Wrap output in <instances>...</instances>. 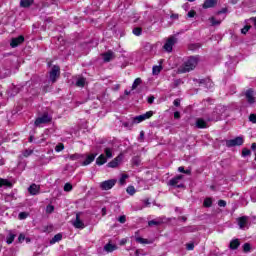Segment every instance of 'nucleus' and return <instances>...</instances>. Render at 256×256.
<instances>
[{
    "label": "nucleus",
    "instance_id": "6ab92c4d",
    "mask_svg": "<svg viewBox=\"0 0 256 256\" xmlns=\"http://www.w3.org/2000/svg\"><path fill=\"white\" fill-rule=\"evenodd\" d=\"M217 5V0H205L203 4L204 9H211V7H215Z\"/></svg>",
    "mask_w": 256,
    "mask_h": 256
},
{
    "label": "nucleus",
    "instance_id": "f704fd0d",
    "mask_svg": "<svg viewBox=\"0 0 256 256\" xmlns=\"http://www.w3.org/2000/svg\"><path fill=\"white\" fill-rule=\"evenodd\" d=\"M161 66H154L152 71H153V75H159L161 73Z\"/></svg>",
    "mask_w": 256,
    "mask_h": 256
},
{
    "label": "nucleus",
    "instance_id": "4d7b16f0",
    "mask_svg": "<svg viewBox=\"0 0 256 256\" xmlns=\"http://www.w3.org/2000/svg\"><path fill=\"white\" fill-rule=\"evenodd\" d=\"M173 104L175 105V107H179V105H181V100L175 99Z\"/></svg>",
    "mask_w": 256,
    "mask_h": 256
},
{
    "label": "nucleus",
    "instance_id": "a18cd8bd",
    "mask_svg": "<svg viewBox=\"0 0 256 256\" xmlns=\"http://www.w3.org/2000/svg\"><path fill=\"white\" fill-rule=\"evenodd\" d=\"M249 121H251V123H256V114H250Z\"/></svg>",
    "mask_w": 256,
    "mask_h": 256
},
{
    "label": "nucleus",
    "instance_id": "393cba45",
    "mask_svg": "<svg viewBox=\"0 0 256 256\" xmlns=\"http://www.w3.org/2000/svg\"><path fill=\"white\" fill-rule=\"evenodd\" d=\"M33 5V0H21L20 1V7L27 8L31 7Z\"/></svg>",
    "mask_w": 256,
    "mask_h": 256
},
{
    "label": "nucleus",
    "instance_id": "aec40b11",
    "mask_svg": "<svg viewBox=\"0 0 256 256\" xmlns=\"http://www.w3.org/2000/svg\"><path fill=\"white\" fill-rule=\"evenodd\" d=\"M196 127H198V129H207V122L203 120V118H199L196 121Z\"/></svg>",
    "mask_w": 256,
    "mask_h": 256
},
{
    "label": "nucleus",
    "instance_id": "7ed1b4c3",
    "mask_svg": "<svg viewBox=\"0 0 256 256\" xmlns=\"http://www.w3.org/2000/svg\"><path fill=\"white\" fill-rule=\"evenodd\" d=\"M51 116L48 113H44L42 116L36 118L34 125L35 127H41V125H45L47 123H51Z\"/></svg>",
    "mask_w": 256,
    "mask_h": 256
},
{
    "label": "nucleus",
    "instance_id": "a878e982",
    "mask_svg": "<svg viewBox=\"0 0 256 256\" xmlns=\"http://www.w3.org/2000/svg\"><path fill=\"white\" fill-rule=\"evenodd\" d=\"M241 245V243L239 242V239H234L230 242V249H237L239 246Z\"/></svg>",
    "mask_w": 256,
    "mask_h": 256
},
{
    "label": "nucleus",
    "instance_id": "2eb2a0df",
    "mask_svg": "<svg viewBox=\"0 0 256 256\" xmlns=\"http://www.w3.org/2000/svg\"><path fill=\"white\" fill-rule=\"evenodd\" d=\"M41 187L37 184H32L30 185V187L28 188V193H30V195H39V191H40Z\"/></svg>",
    "mask_w": 256,
    "mask_h": 256
},
{
    "label": "nucleus",
    "instance_id": "37998d69",
    "mask_svg": "<svg viewBox=\"0 0 256 256\" xmlns=\"http://www.w3.org/2000/svg\"><path fill=\"white\" fill-rule=\"evenodd\" d=\"M210 23L212 25H221V21L215 20V17L210 18Z\"/></svg>",
    "mask_w": 256,
    "mask_h": 256
},
{
    "label": "nucleus",
    "instance_id": "49530a36",
    "mask_svg": "<svg viewBox=\"0 0 256 256\" xmlns=\"http://www.w3.org/2000/svg\"><path fill=\"white\" fill-rule=\"evenodd\" d=\"M218 205L219 207H227V202L225 200H219Z\"/></svg>",
    "mask_w": 256,
    "mask_h": 256
},
{
    "label": "nucleus",
    "instance_id": "2f4dec72",
    "mask_svg": "<svg viewBox=\"0 0 256 256\" xmlns=\"http://www.w3.org/2000/svg\"><path fill=\"white\" fill-rule=\"evenodd\" d=\"M127 179H129V175H127V174H122V176H121V178H120V180H119L120 185H125Z\"/></svg>",
    "mask_w": 256,
    "mask_h": 256
},
{
    "label": "nucleus",
    "instance_id": "052dcab7",
    "mask_svg": "<svg viewBox=\"0 0 256 256\" xmlns=\"http://www.w3.org/2000/svg\"><path fill=\"white\" fill-rule=\"evenodd\" d=\"M199 45L198 44H193L190 46V49L193 51L194 49H199Z\"/></svg>",
    "mask_w": 256,
    "mask_h": 256
},
{
    "label": "nucleus",
    "instance_id": "5fc2aeb1",
    "mask_svg": "<svg viewBox=\"0 0 256 256\" xmlns=\"http://www.w3.org/2000/svg\"><path fill=\"white\" fill-rule=\"evenodd\" d=\"M144 207H151V202H149V199L143 200Z\"/></svg>",
    "mask_w": 256,
    "mask_h": 256
},
{
    "label": "nucleus",
    "instance_id": "9b49d317",
    "mask_svg": "<svg viewBox=\"0 0 256 256\" xmlns=\"http://www.w3.org/2000/svg\"><path fill=\"white\" fill-rule=\"evenodd\" d=\"M104 63H109L115 59V52L108 50L107 52L102 54Z\"/></svg>",
    "mask_w": 256,
    "mask_h": 256
},
{
    "label": "nucleus",
    "instance_id": "cd10ccee",
    "mask_svg": "<svg viewBox=\"0 0 256 256\" xmlns=\"http://www.w3.org/2000/svg\"><path fill=\"white\" fill-rule=\"evenodd\" d=\"M13 241H15V234L10 232L9 235L7 236V238H6V243L8 245H11V243H13Z\"/></svg>",
    "mask_w": 256,
    "mask_h": 256
},
{
    "label": "nucleus",
    "instance_id": "bf43d9fd",
    "mask_svg": "<svg viewBox=\"0 0 256 256\" xmlns=\"http://www.w3.org/2000/svg\"><path fill=\"white\" fill-rule=\"evenodd\" d=\"M17 93H19V89L17 87H14L11 95H17Z\"/></svg>",
    "mask_w": 256,
    "mask_h": 256
},
{
    "label": "nucleus",
    "instance_id": "39448f33",
    "mask_svg": "<svg viewBox=\"0 0 256 256\" xmlns=\"http://www.w3.org/2000/svg\"><path fill=\"white\" fill-rule=\"evenodd\" d=\"M182 179H183V175H178V176L172 178L168 182V185H170V187H177V189H183V187H185V185L181 183Z\"/></svg>",
    "mask_w": 256,
    "mask_h": 256
},
{
    "label": "nucleus",
    "instance_id": "ddd939ff",
    "mask_svg": "<svg viewBox=\"0 0 256 256\" xmlns=\"http://www.w3.org/2000/svg\"><path fill=\"white\" fill-rule=\"evenodd\" d=\"M24 41H25V37H23V36L13 38L11 40L10 46L13 47V48L19 47V45H21V43H23Z\"/></svg>",
    "mask_w": 256,
    "mask_h": 256
},
{
    "label": "nucleus",
    "instance_id": "473e14b6",
    "mask_svg": "<svg viewBox=\"0 0 256 256\" xmlns=\"http://www.w3.org/2000/svg\"><path fill=\"white\" fill-rule=\"evenodd\" d=\"M204 207H211L213 205V201L211 198H206L203 203Z\"/></svg>",
    "mask_w": 256,
    "mask_h": 256
},
{
    "label": "nucleus",
    "instance_id": "4c0bfd02",
    "mask_svg": "<svg viewBox=\"0 0 256 256\" xmlns=\"http://www.w3.org/2000/svg\"><path fill=\"white\" fill-rule=\"evenodd\" d=\"M128 195H133L134 193H136L135 187L133 186H128L126 189Z\"/></svg>",
    "mask_w": 256,
    "mask_h": 256
},
{
    "label": "nucleus",
    "instance_id": "b1692460",
    "mask_svg": "<svg viewBox=\"0 0 256 256\" xmlns=\"http://www.w3.org/2000/svg\"><path fill=\"white\" fill-rule=\"evenodd\" d=\"M117 249L116 245H113L111 243H108L104 246V250L107 251V253H113V251H115Z\"/></svg>",
    "mask_w": 256,
    "mask_h": 256
},
{
    "label": "nucleus",
    "instance_id": "5701e85b",
    "mask_svg": "<svg viewBox=\"0 0 256 256\" xmlns=\"http://www.w3.org/2000/svg\"><path fill=\"white\" fill-rule=\"evenodd\" d=\"M63 239V234L58 233L56 234L51 240H50V245H55V243H59Z\"/></svg>",
    "mask_w": 256,
    "mask_h": 256
},
{
    "label": "nucleus",
    "instance_id": "3c124183",
    "mask_svg": "<svg viewBox=\"0 0 256 256\" xmlns=\"http://www.w3.org/2000/svg\"><path fill=\"white\" fill-rule=\"evenodd\" d=\"M18 217L19 219H27V212H21Z\"/></svg>",
    "mask_w": 256,
    "mask_h": 256
},
{
    "label": "nucleus",
    "instance_id": "f03ea898",
    "mask_svg": "<svg viewBox=\"0 0 256 256\" xmlns=\"http://www.w3.org/2000/svg\"><path fill=\"white\" fill-rule=\"evenodd\" d=\"M112 158H113V149L105 148L104 154H101L96 159V165H105V163H107V159H112Z\"/></svg>",
    "mask_w": 256,
    "mask_h": 256
},
{
    "label": "nucleus",
    "instance_id": "09e8293b",
    "mask_svg": "<svg viewBox=\"0 0 256 256\" xmlns=\"http://www.w3.org/2000/svg\"><path fill=\"white\" fill-rule=\"evenodd\" d=\"M187 15H188V17L193 18V17H195V15H197V12H195V10H191L188 12Z\"/></svg>",
    "mask_w": 256,
    "mask_h": 256
},
{
    "label": "nucleus",
    "instance_id": "6e6d98bb",
    "mask_svg": "<svg viewBox=\"0 0 256 256\" xmlns=\"http://www.w3.org/2000/svg\"><path fill=\"white\" fill-rule=\"evenodd\" d=\"M174 119H181V113L179 111L174 112Z\"/></svg>",
    "mask_w": 256,
    "mask_h": 256
},
{
    "label": "nucleus",
    "instance_id": "79ce46f5",
    "mask_svg": "<svg viewBox=\"0 0 256 256\" xmlns=\"http://www.w3.org/2000/svg\"><path fill=\"white\" fill-rule=\"evenodd\" d=\"M242 155H243V157H247V156L251 155V150L244 148L242 150Z\"/></svg>",
    "mask_w": 256,
    "mask_h": 256
},
{
    "label": "nucleus",
    "instance_id": "423d86ee",
    "mask_svg": "<svg viewBox=\"0 0 256 256\" xmlns=\"http://www.w3.org/2000/svg\"><path fill=\"white\" fill-rule=\"evenodd\" d=\"M117 183L116 179L106 180L100 183L99 187L102 191H109V189H113Z\"/></svg>",
    "mask_w": 256,
    "mask_h": 256
},
{
    "label": "nucleus",
    "instance_id": "a211bd4d",
    "mask_svg": "<svg viewBox=\"0 0 256 256\" xmlns=\"http://www.w3.org/2000/svg\"><path fill=\"white\" fill-rule=\"evenodd\" d=\"M121 156L116 157L114 160L108 163V167L115 169V167L119 166V163H121Z\"/></svg>",
    "mask_w": 256,
    "mask_h": 256
},
{
    "label": "nucleus",
    "instance_id": "69168bd1",
    "mask_svg": "<svg viewBox=\"0 0 256 256\" xmlns=\"http://www.w3.org/2000/svg\"><path fill=\"white\" fill-rule=\"evenodd\" d=\"M231 5H237L239 3V0H230Z\"/></svg>",
    "mask_w": 256,
    "mask_h": 256
},
{
    "label": "nucleus",
    "instance_id": "58836bf2",
    "mask_svg": "<svg viewBox=\"0 0 256 256\" xmlns=\"http://www.w3.org/2000/svg\"><path fill=\"white\" fill-rule=\"evenodd\" d=\"M249 29H251V25L244 26V28L241 29L242 35H247Z\"/></svg>",
    "mask_w": 256,
    "mask_h": 256
},
{
    "label": "nucleus",
    "instance_id": "c03bdc74",
    "mask_svg": "<svg viewBox=\"0 0 256 256\" xmlns=\"http://www.w3.org/2000/svg\"><path fill=\"white\" fill-rule=\"evenodd\" d=\"M186 249L188 251H193V249H195V244H193V243L186 244Z\"/></svg>",
    "mask_w": 256,
    "mask_h": 256
},
{
    "label": "nucleus",
    "instance_id": "c756f323",
    "mask_svg": "<svg viewBox=\"0 0 256 256\" xmlns=\"http://www.w3.org/2000/svg\"><path fill=\"white\" fill-rule=\"evenodd\" d=\"M136 242L140 243L141 245H148L149 240L141 238V237H136Z\"/></svg>",
    "mask_w": 256,
    "mask_h": 256
},
{
    "label": "nucleus",
    "instance_id": "e2e57ef3",
    "mask_svg": "<svg viewBox=\"0 0 256 256\" xmlns=\"http://www.w3.org/2000/svg\"><path fill=\"white\" fill-rule=\"evenodd\" d=\"M144 138H145V132L141 131L139 139H141V141H143Z\"/></svg>",
    "mask_w": 256,
    "mask_h": 256
},
{
    "label": "nucleus",
    "instance_id": "e433bc0d",
    "mask_svg": "<svg viewBox=\"0 0 256 256\" xmlns=\"http://www.w3.org/2000/svg\"><path fill=\"white\" fill-rule=\"evenodd\" d=\"M69 159H70L71 161H77V160L81 159V155H79V154H71V155L69 156Z\"/></svg>",
    "mask_w": 256,
    "mask_h": 256
},
{
    "label": "nucleus",
    "instance_id": "ea45409f",
    "mask_svg": "<svg viewBox=\"0 0 256 256\" xmlns=\"http://www.w3.org/2000/svg\"><path fill=\"white\" fill-rule=\"evenodd\" d=\"M64 191L66 192L73 191V185H71V183H66L64 185Z\"/></svg>",
    "mask_w": 256,
    "mask_h": 256
},
{
    "label": "nucleus",
    "instance_id": "c85d7f7f",
    "mask_svg": "<svg viewBox=\"0 0 256 256\" xmlns=\"http://www.w3.org/2000/svg\"><path fill=\"white\" fill-rule=\"evenodd\" d=\"M142 82L141 78H136L132 84V90L137 89V86L141 85Z\"/></svg>",
    "mask_w": 256,
    "mask_h": 256
},
{
    "label": "nucleus",
    "instance_id": "8fccbe9b",
    "mask_svg": "<svg viewBox=\"0 0 256 256\" xmlns=\"http://www.w3.org/2000/svg\"><path fill=\"white\" fill-rule=\"evenodd\" d=\"M46 211H47V213H53V211H55V207L49 205V206H47Z\"/></svg>",
    "mask_w": 256,
    "mask_h": 256
},
{
    "label": "nucleus",
    "instance_id": "20e7f679",
    "mask_svg": "<svg viewBox=\"0 0 256 256\" xmlns=\"http://www.w3.org/2000/svg\"><path fill=\"white\" fill-rule=\"evenodd\" d=\"M60 75H61V68L59 66H53L49 73V79L52 83H56Z\"/></svg>",
    "mask_w": 256,
    "mask_h": 256
},
{
    "label": "nucleus",
    "instance_id": "774afa93",
    "mask_svg": "<svg viewBox=\"0 0 256 256\" xmlns=\"http://www.w3.org/2000/svg\"><path fill=\"white\" fill-rule=\"evenodd\" d=\"M102 215H107V209L106 208H102Z\"/></svg>",
    "mask_w": 256,
    "mask_h": 256
},
{
    "label": "nucleus",
    "instance_id": "0e129e2a",
    "mask_svg": "<svg viewBox=\"0 0 256 256\" xmlns=\"http://www.w3.org/2000/svg\"><path fill=\"white\" fill-rule=\"evenodd\" d=\"M178 171H179V173H185V167L180 166V167L178 168Z\"/></svg>",
    "mask_w": 256,
    "mask_h": 256
},
{
    "label": "nucleus",
    "instance_id": "c9c22d12",
    "mask_svg": "<svg viewBox=\"0 0 256 256\" xmlns=\"http://www.w3.org/2000/svg\"><path fill=\"white\" fill-rule=\"evenodd\" d=\"M243 251H244V253H249L251 251V244L245 243L243 245Z\"/></svg>",
    "mask_w": 256,
    "mask_h": 256
},
{
    "label": "nucleus",
    "instance_id": "4be33fe9",
    "mask_svg": "<svg viewBox=\"0 0 256 256\" xmlns=\"http://www.w3.org/2000/svg\"><path fill=\"white\" fill-rule=\"evenodd\" d=\"M0 187H8L11 189V187H13V183L7 179L0 178Z\"/></svg>",
    "mask_w": 256,
    "mask_h": 256
},
{
    "label": "nucleus",
    "instance_id": "864d4df0",
    "mask_svg": "<svg viewBox=\"0 0 256 256\" xmlns=\"http://www.w3.org/2000/svg\"><path fill=\"white\" fill-rule=\"evenodd\" d=\"M24 241H25V235L20 234L19 237H18V242L23 243Z\"/></svg>",
    "mask_w": 256,
    "mask_h": 256
},
{
    "label": "nucleus",
    "instance_id": "bb28decb",
    "mask_svg": "<svg viewBox=\"0 0 256 256\" xmlns=\"http://www.w3.org/2000/svg\"><path fill=\"white\" fill-rule=\"evenodd\" d=\"M86 79L84 77L78 78L76 81V87H85Z\"/></svg>",
    "mask_w": 256,
    "mask_h": 256
},
{
    "label": "nucleus",
    "instance_id": "1a4fd4ad",
    "mask_svg": "<svg viewBox=\"0 0 256 256\" xmlns=\"http://www.w3.org/2000/svg\"><path fill=\"white\" fill-rule=\"evenodd\" d=\"M151 117H153V111H148L145 114L134 117L133 123H141L146 119H151Z\"/></svg>",
    "mask_w": 256,
    "mask_h": 256
},
{
    "label": "nucleus",
    "instance_id": "680f3d73",
    "mask_svg": "<svg viewBox=\"0 0 256 256\" xmlns=\"http://www.w3.org/2000/svg\"><path fill=\"white\" fill-rule=\"evenodd\" d=\"M31 153H33V151H28V150H26V151L24 152V157H29V155H31Z\"/></svg>",
    "mask_w": 256,
    "mask_h": 256
},
{
    "label": "nucleus",
    "instance_id": "dca6fc26",
    "mask_svg": "<svg viewBox=\"0 0 256 256\" xmlns=\"http://www.w3.org/2000/svg\"><path fill=\"white\" fill-rule=\"evenodd\" d=\"M199 83L203 87H206V89H211V87H213V81H211L209 78L202 79L199 81Z\"/></svg>",
    "mask_w": 256,
    "mask_h": 256
},
{
    "label": "nucleus",
    "instance_id": "603ef678",
    "mask_svg": "<svg viewBox=\"0 0 256 256\" xmlns=\"http://www.w3.org/2000/svg\"><path fill=\"white\" fill-rule=\"evenodd\" d=\"M119 223H125V221H127V218L125 217V215H122L118 218Z\"/></svg>",
    "mask_w": 256,
    "mask_h": 256
},
{
    "label": "nucleus",
    "instance_id": "f257e3e1",
    "mask_svg": "<svg viewBox=\"0 0 256 256\" xmlns=\"http://www.w3.org/2000/svg\"><path fill=\"white\" fill-rule=\"evenodd\" d=\"M199 63V57L191 56L184 62L182 66L179 67L178 73H189V71H193L195 67H197Z\"/></svg>",
    "mask_w": 256,
    "mask_h": 256
},
{
    "label": "nucleus",
    "instance_id": "7c9ffc66",
    "mask_svg": "<svg viewBox=\"0 0 256 256\" xmlns=\"http://www.w3.org/2000/svg\"><path fill=\"white\" fill-rule=\"evenodd\" d=\"M63 149H65V145L63 143H58L55 146L56 153H61V151H63Z\"/></svg>",
    "mask_w": 256,
    "mask_h": 256
},
{
    "label": "nucleus",
    "instance_id": "338daca9",
    "mask_svg": "<svg viewBox=\"0 0 256 256\" xmlns=\"http://www.w3.org/2000/svg\"><path fill=\"white\" fill-rule=\"evenodd\" d=\"M251 149H252V151H255V152H256V143H252Z\"/></svg>",
    "mask_w": 256,
    "mask_h": 256
},
{
    "label": "nucleus",
    "instance_id": "4468645a",
    "mask_svg": "<svg viewBox=\"0 0 256 256\" xmlns=\"http://www.w3.org/2000/svg\"><path fill=\"white\" fill-rule=\"evenodd\" d=\"M246 101L250 104L253 105L255 103V96H253V90H247L245 93Z\"/></svg>",
    "mask_w": 256,
    "mask_h": 256
},
{
    "label": "nucleus",
    "instance_id": "de8ad7c7",
    "mask_svg": "<svg viewBox=\"0 0 256 256\" xmlns=\"http://www.w3.org/2000/svg\"><path fill=\"white\" fill-rule=\"evenodd\" d=\"M144 255H145V253H143V250H141V249H138L135 251V256H144Z\"/></svg>",
    "mask_w": 256,
    "mask_h": 256
},
{
    "label": "nucleus",
    "instance_id": "0eeeda50",
    "mask_svg": "<svg viewBox=\"0 0 256 256\" xmlns=\"http://www.w3.org/2000/svg\"><path fill=\"white\" fill-rule=\"evenodd\" d=\"M175 43H177V39L175 38V36H170L166 40V43L164 44L163 49H165L167 53H171V51H173V45H175Z\"/></svg>",
    "mask_w": 256,
    "mask_h": 256
},
{
    "label": "nucleus",
    "instance_id": "72a5a7b5",
    "mask_svg": "<svg viewBox=\"0 0 256 256\" xmlns=\"http://www.w3.org/2000/svg\"><path fill=\"white\" fill-rule=\"evenodd\" d=\"M141 33H143V29H141V27H136L133 29V34L136 35L137 37H139Z\"/></svg>",
    "mask_w": 256,
    "mask_h": 256
},
{
    "label": "nucleus",
    "instance_id": "9d476101",
    "mask_svg": "<svg viewBox=\"0 0 256 256\" xmlns=\"http://www.w3.org/2000/svg\"><path fill=\"white\" fill-rule=\"evenodd\" d=\"M243 145V138L242 137H236L235 139L226 141L227 147H237Z\"/></svg>",
    "mask_w": 256,
    "mask_h": 256
},
{
    "label": "nucleus",
    "instance_id": "13d9d810",
    "mask_svg": "<svg viewBox=\"0 0 256 256\" xmlns=\"http://www.w3.org/2000/svg\"><path fill=\"white\" fill-rule=\"evenodd\" d=\"M153 101H155V97H154V96L148 97V103H149L150 105L153 104Z\"/></svg>",
    "mask_w": 256,
    "mask_h": 256
},
{
    "label": "nucleus",
    "instance_id": "412c9836",
    "mask_svg": "<svg viewBox=\"0 0 256 256\" xmlns=\"http://www.w3.org/2000/svg\"><path fill=\"white\" fill-rule=\"evenodd\" d=\"M248 218L247 216H242L238 219V225L240 229H245V225H247Z\"/></svg>",
    "mask_w": 256,
    "mask_h": 256
},
{
    "label": "nucleus",
    "instance_id": "a19ab883",
    "mask_svg": "<svg viewBox=\"0 0 256 256\" xmlns=\"http://www.w3.org/2000/svg\"><path fill=\"white\" fill-rule=\"evenodd\" d=\"M161 223V221L157 220H151L148 222L149 227H153V225L158 226Z\"/></svg>",
    "mask_w": 256,
    "mask_h": 256
},
{
    "label": "nucleus",
    "instance_id": "6e6552de",
    "mask_svg": "<svg viewBox=\"0 0 256 256\" xmlns=\"http://www.w3.org/2000/svg\"><path fill=\"white\" fill-rule=\"evenodd\" d=\"M223 113H225V107L223 106H217L215 108V110L212 113V121H219V119H221V115H223Z\"/></svg>",
    "mask_w": 256,
    "mask_h": 256
},
{
    "label": "nucleus",
    "instance_id": "f8f14e48",
    "mask_svg": "<svg viewBox=\"0 0 256 256\" xmlns=\"http://www.w3.org/2000/svg\"><path fill=\"white\" fill-rule=\"evenodd\" d=\"M80 214H76V219L75 221L73 222V226L76 228V229H85V223L82 222L80 216Z\"/></svg>",
    "mask_w": 256,
    "mask_h": 256
},
{
    "label": "nucleus",
    "instance_id": "f3484780",
    "mask_svg": "<svg viewBox=\"0 0 256 256\" xmlns=\"http://www.w3.org/2000/svg\"><path fill=\"white\" fill-rule=\"evenodd\" d=\"M95 157H97V154H90L86 157L85 161L82 163V165L87 166L91 165L95 161Z\"/></svg>",
    "mask_w": 256,
    "mask_h": 256
}]
</instances>
